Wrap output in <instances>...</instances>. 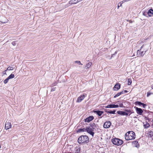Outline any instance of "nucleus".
I'll return each mask as SVG.
<instances>
[{"mask_svg": "<svg viewBox=\"0 0 153 153\" xmlns=\"http://www.w3.org/2000/svg\"><path fill=\"white\" fill-rule=\"evenodd\" d=\"M135 134L133 131H128L125 134V139L127 140H133L135 138Z\"/></svg>", "mask_w": 153, "mask_h": 153, "instance_id": "f257e3e1", "label": "nucleus"}, {"mask_svg": "<svg viewBox=\"0 0 153 153\" xmlns=\"http://www.w3.org/2000/svg\"><path fill=\"white\" fill-rule=\"evenodd\" d=\"M148 48L146 46L143 45L141 48L140 49L137 51V56H143L148 50Z\"/></svg>", "mask_w": 153, "mask_h": 153, "instance_id": "f03ea898", "label": "nucleus"}, {"mask_svg": "<svg viewBox=\"0 0 153 153\" xmlns=\"http://www.w3.org/2000/svg\"><path fill=\"white\" fill-rule=\"evenodd\" d=\"M89 138L86 135H82L79 137L78 139V143L80 144L87 143L88 142Z\"/></svg>", "mask_w": 153, "mask_h": 153, "instance_id": "7ed1b4c3", "label": "nucleus"}, {"mask_svg": "<svg viewBox=\"0 0 153 153\" xmlns=\"http://www.w3.org/2000/svg\"><path fill=\"white\" fill-rule=\"evenodd\" d=\"M112 142L113 144L117 146L121 145L123 143L122 140L117 138L112 139Z\"/></svg>", "mask_w": 153, "mask_h": 153, "instance_id": "20e7f679", "label": "nucleus"}, {"mask_svg": "<svg viewBox=\"0 0 153 153\" xmlns=\"http://www.w3.org/2000/svg\"><path fill=\"white\" fill-rule=\"evenodd\" d=\"M93 128L92 126H91L87 128L86 131L90 134L92 136H93L94 134V133L93 131Z\"/></svg>", "mask_w": 153, "mask_h": 153, "instance_id": "39448f33", "label": "nucleus"}, {"mask_svg": "<svg viewBox=\"0 0 153 153\" xmlns=\"http://www.w3.org/2000/svg\"><path fill=\"white\" fill-rule=\"evenodd\" d=\"M86 94L85 95L84 94H83L78 97L77 100V102H81L83 100L85 97L86 96Z\"/></svg>", "mask_w": 153, "mask_h": 153, "instance_id": "423d86ee", "label": "nucleus"}, {"mask_svg": "<svg viewBox=\"0 0 153 153\" xmlns=\"http://www.w3.org/2000/svg\"><path fill=\"white\" fill-rule=\"evenodd\" d=\"M12 125L10 122H6L5 126V128L7 130L10 128L11 127Z\"/></svg>", "mask_w": 153, "mask_h": 153, "instance_id": "0eeeda50", "label": "nucleus"}, {"mask_svg": "<svg viewBox=\"0 0 153 153\" xmlns=\"http://www.w3.org/2000/svg\"><path fill=\"white\" fill-rule=\"evenodd\" d=\"M118 107L119 105H118L115 104L108 105L107 106H105V108H116Z\"/></svg>", "mask_w": 153, "mask_h": 153, "instance_id": "6e6552de", "label": "nucleus"}, {"mask_svg": "<svg viewBox=\"0 0 153 153\" xmlns=\"http://www.w3.org/2000/svg\"><path fill=\"white\" fill-rule=\"evenodd\" d=\"M111 125V123L110 121L106 122L104 124V127L105 128H109Z\"/></svg>", "mask_w": 153, "mask_h": 153, "instance_id": "1a4fd4ad", "label": "nucleus"}, {"mask_svg": "<svg viewBox=\"0 0 153 153\" xmlns=\"http://www.w3.org/2000/svg\"><path fill=\"white\" fill-rule=\"evenodd\" d=\"M136 110L137 113L140 115H142L143 112V111L141 108L137 107L136 108Z\"/></svg>", "mask_w": 153, "mask_h": 153, "instance_id": "9d476101", "label": "nucleus"}, {"mask_svg": "<svg viewBox=\"0 0 153 153\" xmlns=\"http://www.w3.org/2000/svg\"><path fill=\"white\" fill-rule=\"evenodd\" d=\"M94 117L93 116H90L85 120V122L88 123L92 121L94 119Z\"/></svg>", "mask_w": 153, "mask_h": 153, "instance_id": "9b49d317", "label": "nucleus"}, {"mask_svg": "<svg viewBox=\"0 0 153 153\" xmlns=\"http://www.w3.org/2000/svg\"><path fill=\"white\" fill-rule=\"evenodd\" d=\"M117 113L118 114L123 116H127L128 115V114L127 113V112L126 111H117Z\"/></svg>", "mask_w": 153, "mask_h": 153, "instance_id": "f8f14e48", "label": "nucleus"}, {"mask_svg": "<svg viewBox=\"0 0 153 153\" xmlns=\"http://www.w3.org/2000/svg\"><path fill=\"white\" fill-rule=\"evenodd\" d=\"M120 86L119 83H117L114 86V91H117L120 88Z\"/></svg>", "mask_w": 153, "mask_h": 153, "instance_id": "ddd939ff", "label": "nucleus"}, {"mask_svg": "<svg viewBox=\"0 0 153 153\" xmlns=\"http://www.w3.org/2000/svg\"><path fill=\"white\" fill-rule=\"evenodd\" d=\"M147 14L150 17H151L153 15V10L152 9H150L147 13Z\"/></svg>", "mask_w": 153, "mask_h": 153, "instance_id": "4468645a", "label": "nucleus"}, {"mask_svg": "<svg viewBox=\"0 0 153 153\" xmlns=\"http://www.w3.org/2000/svg\"><path fill=\"white\" fill-rule=\"evenodd\" d=\"M92 64V63L91 62H90L88 63L85 66V68H89L91 65Z\"/></svg>", "mask_w": 153, "mask_h": 153, "instance_id": "2eb2a0df", "label": "nucleus"}, {"mask_svg": "<svg viewBox=\"0 0 153 153\" xmlns=\"http://www.w3.org/2000/svg\"><path fill=\"white\" fill-rule=\"evenodd\" d=\"M95 112L100 116H101L103 113V111H96Z\"/></svg>", "mask_w": 153, "mask_h": 153, "instance_id": "dca6fc26", "label": "nucleus"}, {"mask_svg": "<svg viewBox=\"0 0 153 153\" xmlns=\"http://www.w3.org/2000/svg\"><path fill=\"white\" fill-rule=\"evenodd\" d=\"M80 151V149L79 148L76 147L75 149L74 153H79Z\"/></svg>", "mask_w": 153, "mask_h": 153, "instance_id": "f3484780", "label": "nucleus"}, {"mask_svg": "<svg viewBox=\"0 0 153 153\" xmlns=\"http://www.w3.org/2000/svg\"><path fill=\"white\" fill-rule=\"evenodd\" d=\"M125 111L127 112V113L128 114H130L129 115H130V114L132 113L131 110H128V109H125Z\"/></svg>", "mask_w": 153, "mask_h": 153, "instance_id": "a211bd4d", "label": "nucleus"}, {"mask_svg": "<svg viewBox=\"0 0 153 153\" xmlns=\"http://www.w3.org/2000/svg\"><path fill=\"white\" fill-rule=\"evenodd\" d=\"M15 76L13 74H11L7 78L9 79H12L14 78Z\"/></svg>", "mask_w": 153, "mask_h": 153, "instance_id": "6ab92c4d", "label": "nucleus"}, {"mask_svg": "<svg viewBox=\"0 0 153 153\" xmlns=\"http://www.w3.org/2000/svg\"><path fill=\"white\" fill-rule=\"evenodd\" d=\"M87 128H83L82 129H79V131L80 132H84L86 131Z\"/></svg>", "mask_w": 153, "mask_h": 153, "instance_id": "aec40b11", "label": "nucleus"}, {"mask_svg": "<svg viewBox=\"0 0 153 153\" xmlns=\"http://www.w3.org/2000/svg\"><path fill=\"white\" fill-rule=\"evenodd\" d=\"M13 68L12 67H10V66L8 67L7 68L6 70L11 71L13 70Z\"/></svg>", "mask_w": 153, "mask_h": 153, "instance_id": "412c9836", "label": "nucleus"}, {"mask_svg": "<svg viewBox=\"0 0 153 153\" xmlns=\"http://www.w3.org/2000/svg\"><path fill=\"white\" fill-rule=\"evenodd\" d=\"M116 111L115 110L113 111H106L107 113L112 114H114L115 113Z\"/></svg>", "mask_w": 153, "mask_h": 153, "instance_id": "4be33fe9", "label": "nucleus"}, {"mask_svg": "<svg viewBox=\"0 0 153 153\" xmlns=\"http://www.w3.org/2000/svg\"><path fill=\"white\" fill-rule=\"evenodd\" d=\"M9 79L7 78L4 81V83L6 84L8 82Z\"/></svg>", "mask_w": 153, "mask_h": 153, "instance_id": "5701e85b", "label": "nucleus"}, {"mask_svg": "<svg viewBox=\"0 0 153 153\" xmlns=\"http://www.w3.org/2000/svg\"><path fill=\"white\" fill-rule=\"evenodd\" d=\"M128 85H130L132 83V80H131V79H128Z\"/></svg>", "mask_w": 153, "mask_h": 153, "instance_id": "b1692460", "label": "nucleus"}, {"mask_svg": "<svg viewBox=\"0 0 153 153\" xmlns=\"http://www.w3.org/2000/svg\"><path fill=\"white\" fill-rule=\"evenodd\" d=\"M136 104L140 106H141L142 104V103L141 102H136Z\"/></svg>", "mask_w": 153, "mask_h": 153, "instance_id": "393cba45", "label": "nucleus"}, {"mask_svg": "<svg viewBox=\"0 0 153 153\" xmlns=\"http://www.w3.org/2000/svg\"><path fill=\"white\" fill-rule=\"evenodd\" d=\"M120 95H121L120 94V92L118 93L117 94H116L114 96V98H116V97H118V96Z\"/></svg>", "mask_w": 153, "mask_h": 153, "instance_id": "a878e982", "label": "nucleus"}, {"mask_svg": "<svg viewBox=\"0 0 153 153\" xmlns=\"http://www.w3.org/2000/svg\"><path fill=\"white\" fill-rule=\"evenodd\" d=\"M75 62L76 63H78L79 65H82V63H81L80 61H76Z\"/></svg>", "mask_w": 153, "mask_h": 153, "instance_id": "bb28decb", "label": "nucleus"}, {"mask_svg": "<svg viewBox=\"0 0 153 153\" xmlns=\"http://www.w3.org/2000/svg\"><path fill=\"white\" fill-rule=\"evenodd\" d=\"M12 44L13 45L15 46L16 45V41H13L12 42Z\"/></svg>", "mask_w": 153, "mask_h": 153, "instance_id": "cd10ccee", "label": "nucleus"}, {"mask_svg": "<svg viewBox=\"0 0 153 153\" xmlns=\"http://www.w3.org/2000/svg\"><path fill=\"white\" fill-rule=\"evenodd\" d=\"M151 94H152V93H151L150 92H149L147 93V97H149Z\"/></svg>", "mask_w": 153, "mask_h": 153, "instance_id": "c85d7f7f", "label": "nucleus"}, {"mask_svg": "<svg viewBox=\"0 0 153 153\" xmlns=\"http://www.w3.org/2000/svg\"><path fill=\"white\" fill-rule=\"evenodd\" d=\"M7 71V70H5V71H3V75H4V74L7 75V74H6Z\"/></svg>", "mask_w": 153, "mask_h": 153, "instance_id": "c756f323", "label": "nucleus"}, {"mask_svg": "<svg viewBox=\"0 0 153 153\" xmlns=\"http://www.w3.org/2000/svg\"><path fill=\"white\" fill-rule=\"evenodd\" d=\"M55 89H56V87H53L51 89V91H54L55 90Z\"/></svg>", "mask_w": 153, "mask_h": 153, "instance_id": "7c9ffc66", "label": "nucleus"}, {"mask_svg": "<svg viewBox=\"0 0 153 153\" xmlns=\"http://www.w3.org/2000/svg\"><path fill=\"white\" fill-rule=\"evenodd\" d=\"M141 105L143 106V108H145V106H147V105L144 103H142V104Z\"/></svg>", "mask_w": 153, "mask_h": 153, "instance_id": "2f4dec72", "label": "nucleus"}, {"mask_svg": "<svg viewBox=\"0 0 153 153\" xmlns=\"http://www.w3.org/2000/svg\"><path fill=\"white\" fill-rule=\"evenodd\" d=\"M119 106L120 107H124L123 106V105L122 103L120 104L119 105Z\"/></svg>", "mask_w": 153, "mask_h": 153, "instance_id": "473e14b6", "label": "nucleus"}, {"mask_svg": "<svg viewBox=\"0 0 153 153\" xmlns=\"http://www.w3.org/2000/svg\"><path fill=\"white\" fill-rule=\"evenodd\" d=\"M120 94H125V92H124V91H122V92H120Z\"/></svg>", "mask_w": 153, "mask_h": 153, "instance_id": "72a5a7b5", "label": "nucleus"}, {"mask_svg": "<svg viewBox=\"0 0 153 153\" xmlns=\"http://www.w3.org/2000/svg\"><path fill=\"white\" fill-rule=\"evenodd\" d=\"M124 92H125V93H127L128 92V91L127 90H124Z\"/></svg>", "mask_w": 153, "mask_h": 153, "instance_id": "f704fd0d", "label": "nucleus"}, {"mask_svg": "<svg viewBox=\"0 0 153 153\" xmlns=\"http://www.w3.org/2000/svg\"><path fill=\"white\" fill-rule=\"evenodd\" d=\"M76 1H75V0H72V3H73V4H74V3H73V2H76Z\"/></svg>", "mask_w": 153, "mask_h": 153, "instance_id": "c9c22d12", "label": "nucleus"}, {"mask_svg": "<svg viewBox=\"0 0 153 153\" xmlns=\"http://www.w3.org/2000/svg\"><path fill=\"white\" fill-rule=\"evenodd\" d=\"M57 84V83L55 82V83H54V84H53V85H56V84Z\"/></svg>", "mask_w": 153, "mask_h": 153, "instance_id": "e433bc0d", "label": "nucleus"}, {"mask_svg": "<svg viewBox=\"0 0 153 153\" xmlns=\"http://www.w3.org/2000/svg\"><path fill=\"white\" fill-rule=\"evenodd\" d=\"M129 22L130 23H132L133 22L131 20H130L129 21Z\"/></svg>", "mask_w": 153, "mask_h": 153, "instance_id": "4c0bfd02", "label": "nucleus"}, {"mask_svg": "<svg viewBox=\"0 0 153 153\" xmlns=\"http://www.w3.org/2000/svg\"><path fill=\"white\" fill-rule=\"evenodd\" d=\"M152 89H153V85H152Z\"/></svg>", "mask_w": 153, "mask_h": 153, "instance_id": "58836bf2", "label": "nucleus"}, {"mask_svg": "<svg viewBox=\"0 0 153 153\" xmlns=\"http://www.w3.org/2000/svg\"><path fill=\"white\" fill-rule=\"evenodd\" d=\"M119 5H118V7H117L118 9H119Z\"/></svg>", "mask_w": 153, "mask_h": 153, "instance_id": "ea45409f", "label": "nucleus"}, {"mask_svg": "<svg viewBox=\"0 0 153 153\" xmlns=\"http://www.w3.org/2000/svg\"><path fill=\"white\" fill-rule=\"evenodd\" d=\"M135 143H138V142H136V141H135Z\"/></svg>", "mask_w": 153, "mask_h": 153, "instance_id": "a19ab883", "label": "nucleus"}, {"mask_svg": "<svg viewBox=\"0 0 153 153\" xmlns=\"http://www.w3.org/2000/svg\"><path fill=\"white\" fill-rule=\"evenodd\" d=\"M143 15H144L145 16V14L144 13H143Z\"/></svg>", "mask_w": 153, "mask_h": 153, "instance_id": "79ce46f5", "label": "nucleus"}]
</instances>
